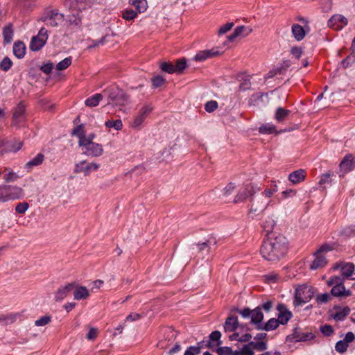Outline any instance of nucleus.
I'll list each match as a JSON object with an SVG mask.
<instances>
[{"mask_svg": "<svg viewBox=\"0 0 355 355\" xmlns=\"http://www.w3.org/2000/svg\"><path fill=\"white\" fill-rule=\"evenodd\" d=\"M287 251V241L283 235L270 234L264 239L260 249L263 259L269 261H277L282 258Z\"/></svg>", "mask_w": 355, "mask_h": 355, "instance_id": "obj_1", "label": "nucleus"}, {"mask_svg": "<svg viewBox=\"0 0 355 355\" xmlns=\"http://www.w3.org/2000/svg\"><path fill=\"white\" fill-rule=\"evenodd\" d=\"M103 94L107 98V105L123 107L130 103L129 96L118 87H109L105 89Z\"/></svg>", "mask_w": 355, "mask_h": 355, "instance_id": "obj_2", "label": "nucleus"}, {"mask_svg": "<svg viewBox=\"0 0 355 355\" xmlns=\"http://www.w3.org/2000/svg\"><path fill=\"white\" fill-rule=\"evenodd\" d=\"M270 204V200L263 199V195L252 198L248 205V216L252 219H258Z\"/></svg>", "mask_w": 355, "mask_h": 355, "instance_id": "obj_3", "label": "nucleus"}, {"mask_svg": "<svg viewBox=\"0 0 355 355\" xmlns=\"http://www.w3.org/2000/svg\"><path fill=\"white\" fill-rule=\"evenodd\" d=\"M314 293V288L311 286L307 284L297 286L295 291L294 305L300 306L309 302L313 297Z\"/></svg>", "mask_w": 355, "mask_h": 355, "instance_id": "obj_4", "label": "nucleus"}, {"mask_svg": "<svg viewBox=\"0 0 355 355\" xmlns=\"http://www.w3.org/2000/svg\"><path fill=\"white\" fill-rule=\"evenodd\" d=\"M260 188L253 184H248L241 187L237 194L235 196L233 202L234 203H241L247 200L248 198H253V195L259 191Z\"/></svg>", "mask_w": 355, "mask_h": 355, "instance_id": "obj_5", "label": "nucleus"}, {"mask_svg": "<svg viewBox=\"0 0 355 355\" xmlns=\"http://www.w3.org/2000/svg\"><path fill=\"white\" fill-rule=\"evenodd\" d=\"M41 21L53 27H57L64 21V15L57 10H50L45 16L41 18Z\"/></svg>", "mask_w": 355, "mask_h": 355, "instance_id": "obj_6", "label": "nucleus"}, {"mask_svg": "<svg viewBox=\"0 0 355 355\" xmlns=\"http://www.w3.org/2000/svg\"><path fill=\"white\" fill-rule=\"evenodd\" d=\"M83 148V153L91 157H99L103 153V148L101 144L88 141L79 146Z\"/></svg>", "mask_w": 355, "mask_h": 355, "instance_id": "obj_7", "label": "nucleus"}, {"mask_svg": "<svg viewBox=\"0 0 355 355\" xmlns=\"http://www.w3.org/2000/svg\"><path fill=\"white\" fill-rule=\"evenodd\" d=\"M100 165L96 162L88 163L86 161H81L76 163L74 166V173H83L85 176H88L92 172L96 171Z\"/></svg>", "mask_w": 355, "mask_h": 355, "instance_id": "obj_8", "label": "nucleus"}, {"mask_svg": "<svg viewBox=\"0 0 355 355\" xmlns=\"http://www.w3.org/2000/svg\"><path fill=\"white\" fill-rule=\"evenodd\" d=\"M48 39L47 30L42 28L38 34L34 36L31 42L30 48L32 51H38L42 49Z\"/></svg>", "mask_w": 355, "mask_h": 355, "instance_id": "obj_9", "label": "nucleus"}, {"mask_svg": "<svg viewBox=\"0 0 355 355\" xmlns=\"http://www.w3.org/2000/svg\"><path fill=\"white\" fill-rule=\"evenodd\" d=\"M152 110L153 107L149 105L143 106L132 122L131 127L134 129H140L142 123Z\"/></svg>", "mask_w": 355, "mask_h": 355, "instance_id": "obj_10", "label": "nucleus"}, {"mask_svg": "<svg viewBox=\"0 0 355 355\" xmlns=\"http://www.w3.org/2000/svg\"><path fill=\"white\" fill-rule=\"evenodd\" d=\"M22 142L17 140H1L0 141V153L3 155L8 152L15 153L20 150Z\"/></svg>", "mask_w": 355, "mask_h": 355, "instance_id": "obj_11", "label": "nucleus"}, {"mask_svg": "<svg viewBox=\"0 0 355 355\" xmlns=\"http://www.w3.org/2000/svg\"><path fill=\"white\" fill-rule=\"evenodd\" d=\"M334 270L340 269L341 271L342 276L345 279L352 278V276L354 273L355 266L351 262H340L335 264L333 268Z\"/></svg>", "mask_w": 355, "mask_h": 355, "instance_id": "obj_12", "label": "nucleus"}, {"mask_svg": "<svg viewBox=\"0 0 355 355\" xmlns=\"http://www.w3.org/2000/svg\"><path fill=\"white\" fill-rule=\"evenodd\" d=\"M348 23L347 19L342 15H333L327 22L328 26L336 31L342 30Z\"/></svg>", "mask_w": 355, "mask_h": 355, "instance_id": "obj_13", "label": "nucleus"}, {"mask_svg": "<svg viewBox=\"0 0 355 355\" xmlns=\"http://www.w3.org/2000/svg\"><path fill=\"white\" fill-rule=\"evenodd\" d=\"M355 340V336L354 333L349 331L345 334V338L343 340L338 341L335 345V349L340 354L345 353L349 347V344Z\"/></svg>", "mask_w": 355, "mask_h": 355, "instance_id": "obj_14", "label": "nucleus"}, {"mask_svg": "<svg viewBox=\"0 0 355 355\" xmlns=\"http://www.w3.org/2000/svg\"><path fill=\"white\" fill-rule=\"evenodd\" d=\"M76 286V283L72 282L60 287L55 293V300L57 302L63 300L72 291Z\"/></svg>", "mask_w": 355, "mask_h": 355, "instance_id": "obj_15", "label": "nucleus"}, {"mask_svg": "<svg viewBox=\"0 0 355 355\" xmlns=\"http://www.w3.org/2000/svg\"><path fill=\"white\" fill-rule=\"evenodd\" d=\"M277 309L279 311L277 318L278 322H279L281 324H286L292 317L291 312L289 311L286 306L283 304H278Z\"/></svg>", "mask_w": 355, "mask_h": 355, "instance_id": "obj_16", "label": "nucleus"}, {"mask_svg": "<svg viewBox=\"0 0 355 355\" xmlns=\"http://www.w3.org/2000/svg\"><path fill=\"white\" fill-rule=\"evenodd\" d=\"M220 55V52L217 49H211L209 50H203L199 51L193 58L196 61L202 62L207 59L216 57Z\"/></svg>", "mask_w": 355, "mask_h": 355, "instance_id": "obj_17", "label": "nucleus"}, {"mask_svg": "<svg viewBox=\"0 0 355 355\" xmlns=\"http://www.w3.org/2000/svg\"><path fill=\"white\" fill-rule=\"evenodd\" d=\"M25 119V107L23 104L19 103L14 110L12 116V124L18 125L24 121Z\"/></svg>", "mask_w": 355, "mask_h": 355, "instance_id": "obj_18", "label": "nucleus"}, {"mask_svg": "<svg viewBox=\"0 0 355 355\" xmlns=\"http://www.w3.org/2000/svg\"><path fill=\"white\" fill-rule=\"evenodd\" d=\"M252 28L250 26H240L234 29V33L228 36V40L233 42L238 37H246L250 34Z\"/></svg>", "mask_w": 355, "mask_h": 355, "instance_id": "obj_19", "label": "nucleus"}, {"mask_svg": "<svg viewBox=\"0 0 355 355\" xmlns=\"http://www.w3.org/2000/svg\"><path fill=\"white\" fill-rule=\"evenodd\" d=\"M239 327L244 328L243 325H239L238 319L235 316L228 317L224 324V330L225 332H232L236 330Z\"/></svg>", "mask_w": 355, "mask_h": 355, "instance_id": "obj_20", "label": "nucleus"}, {"mask_svg": "<svg viewBox=\"0 0 355 355\" xmlns=\"http://www.w3.org/2000/svg\"><path fill=\"white\" fill-rule=\"evenodd\" d=\"M9 200L21 199L24 196V191L22 188L15 185H8Z\"/></svg>", "mask_w": 355, "mask_h": 355, "instance_id": "obj_21", "label": "nucleus"}, {"mask_svg": "<svg viewBox=\"0 0 355 355\" xmlns=\"http://www.w3.org/2000/svg\"><path fill=\"white\" fill-rule=\"evenodd\" d=\"M216 244V241L215 238L212 236H209L203 242H200L196 245V250L198 252L205 251L206 254L209 253V250L211 246H214Z\"/></svg>", "mask_w": 355, "mask_h": 355, "instance_id": "obj_22", "label": "nucleus"}, {"mask_svg": "<svg viewBox=\"0 0 355 355\" xmlns=\"http://www.w3.org/2000/svg\"><path fill=\"white\" fill-rule=\"evenodd\" d=\"M73 289V298L76 300H85L89 296V291L85 286H79L76 283Z\"/></svg>", "mask_w": 355, "mask_h": 355, "instance_id": "obj_23", "label": "nucleus"}, {"mask_svg": "<svg viewBox=\"0 0 355 355\" xmlns=\"http://www.w3.org/2000/svg\"><path fill=\"white\" fill-rule=\"evenodd\" d=\"M315 259L310 265L311 270H317L325 266L327 263V260L323 254H320L315 252Z\"/></svg>", "mask_w": 355, "mask_h": 355, "instance_id": "obj_24", "label": "nucleus"}, {"mask_svg": "<svg viewBox=\"0 0 355 355\" xmlns=\"http://www.w3.org/2000/svg\"><path fill=\"white\" fill-rule=\"evenodd\" d=\"M355 167V163L352 155H346L340 164V168L343 173H347Z\"/></svg>", "mask_w": 355, "mask_h": 355, "instance_id": "obj_25", "label": "nucleus"}, {"mask_svg": "<svg viewBox=\"0 0 355 355\" xmlns=\"http://www.w3.org/2000/svg\"><path fill=\"white\" fill-rule=\"evenodd\" d=\"M331 295L335 297H348L352 295L349 290L345 288L344 284L340 286H334L331 290Z\"/></svg>", "mask_w": 355, "mask_h": 355, "instance_id": "obj_26", "label": "nucleus"}, {"mask_svg": "<svg viewBox=\"0 0 355 355\" xmlns=\"http://www.w3.org/2000/svg\"><path fill=\"white\" fill-rule=\"evenodd\" d=\"M250 317L251 322L256 324V327L259 324H262L261 322L263 319V314L261 311V308L260 306H258L254 310H252Z\"/></svg>", "mask_w": 355, "mask_h": 355, "instance_id": "obj_27", "label": "nucleus"}, {"mask_svg": "<svg viewBox=\"0 0 355 355\" xmlns=\"http://www.w3.org/2000/svg\"><path fill=\"white\" fill-rule=\"evenodd\" d=\"M20 317L17 313L0 314V323L7 325L13 323Z\"/></svg>", "mask_w": 355, "mask_h": 355, "instance_id": "obj_28", "label": "nucleus"}, {"mask_svg": "<svg viewBox=\"0 0 355 355\" xmlns=\"http://www.w3.org/2000/svg\"><path fill=\"white\" fill-rule=\"evenodd\" d=\"M128 3L135 8V11L138 12V14L144 12L148 8L146 0H129Z\"/></svg>", "mask_w": 355, "mask_h": 355, "instance_id": "obj_29", "label": "nucleus"}, {"mask_svg": "<svg viewBox=\"0 0 355 355\" xmlns=\"http://www.w3.org/2000/svg\"><path fill=\"white\" fill-rule=\"evenodd\" d=\"M277 319L271 318L266 324H259L257 327L258 330L271 331L278 327L279 324Z\"/></svg>", "mask_w": 355, "mask_h": 355, "instance_id": "obj_30", "label": "nucleus"}, {"mask_svg": "<svg viewBox=\"0 0 355 355\" xmlns=\"http://www.w3.org/2000/svg\"><path fill=\"white\" fill-rule=\"evenodd\" d=\"M221 333L219 331H214L209 335V340L208 341V347L220 346L222 344L220 340Z\"/></svg>", "mask_w": 355, "mask_h": 355, "instance_id": "obj_31", "label": "nucleus"}, {"mask_svg": "<svg viewBox=\"0 0 355 355\" xmlns=\"http://www.w3.org/2000/svg\"><path fill=\"white\" fill-rule=\"evenodd\" d=\"M292 33L293 37L297 41H301L302 40H303L306 35L304 28L297 24L293 25Z\"/></svg>", "mask_w": 355, "mask_h": 355, "instance_id": "obj_32", "label": "nucleus"}, {"mask_svg": "<svg viewBox=\"0 0 355 355\" xmlns=\"http://www.w3.org/2000/svg\"><path fill=\"white\" fill-rule=\"evenodd\" d=\"M13 53L18 58H22L26 53V46L22 42H17L13 45Z\"/></svg>", "mask_w": 355, "mask_h": 355, "instance_id": "obj_33", "label": "nucleus"}, {"mask_svg": "<svg viewBox=\"0 0 355 355\" xmlns=\"http://www.w3.org/2000/svg\"><path fill=\"white\" fill-rule=\"evenodd\" d=\"M305 178V171L304 170H297L289 175L288 180L294 184L303 181Z\"/></svg>", "mask_w": 355, "mask_h": 355, "instance_id": "obj_34", "label": "nucleus"}, {"mask_svg": "<svg viewBox=\"0 0 355 355\" xmlns=\"http://www.w3.org/2000/svg\"><path fill=\"white\" fill-rule=\"evenodd\" d=\"M290 112V110L279 107L275 111V119L277 122L282 123L286 120Z\"/></svg>", "mask_w": 355, "mask_h": 355, "instance_id": "obj_35", "label": "nucleus"}, {"mask_svg": "<svg viewBox=\"0 0 355 355\" xmlns=\"http://www.w3.org/2000/svg\"><path fill=\"white\" fill-rule=\"evenodd\" d=\"M350 309L348 306L338 308L334 314V318L336 320L342 321L349 314Z\"/></svg>", "mask_w": 355, "mask_h": 355, "instance_id": "obj_36", "label": "nucleus"}, {"mask_svg": "<svg viewBox=\"0 0 355 355\" xmlns=\"http://www.w3.org/2000/svg\"><path fill=\"white\" fill-rule=\"evenodd\" d=\"M103 94H96L88 98H87L85 101V103L88 107H96L99 104V102L103 99Z\"/></svg>", "mask_w": 355, "mask_h": 355, "instance_id": "obj_37", "label": "nucleus"}, {"mask_svg": "<svg viewBox=\"0 0 355 355\" xmlns=\"http://www.w3.org/2000/svg\"><path fill=\"white\" fill-rule=\"evenodd\" d=\"M44 156L42 153H38L34 158L31 159L26 164V168L28 170L34 166L40 165L44 161Z\"/></svg>", "mask_w": 355, "mask_h": 355, "instance_id": "obj_38", "label": "nucleus"}, {"mask_svg": "<svg viewBox=\"0 0 355 355\" xmlns=\"http://www.w3.org/2000/svg\"><path fill=\"white\" fill-rule=\"evenodd\" d=\"M72 135L76 136L78 138V146L83 144L85 141V132L83 130V125H79L76 126L73 130Z\"/></svg>", "mask_w": 355, "mask_h": 355, "instance_id": "obj_39", "label": "nucleus"}, {"mask_svg": "<svg viewBox=\"0 0 355 355\" xmlns=\"http://www.w3.org/2000/svg\"><path fill=\"white\" fill-rule=\"evenodd\" d=\"M13 35H14V33H13L12 24H10L3 28V36L4 42L6 44H9L12 42Z\"/></svg>", "mask_w": 355, "mask_h": 355, "instance_id": "obj_40", "label": "nucleus"}, {"mask_svg": "<svg viewBox=\"0 0 355 355\" xmlns=\"http://www.w3.org/2000/svg\"><path fill=\"white\" fill-rule=\"evenodd\" d=\"M275 225V220L270 218V217H268L263 223L262 224V227L264 230L265 232H267V236L268 235H270L272 234H271V232L273 230V227Z\"/></svg>", "mask_w": 355, "mask_h": 355, "instance_id": "obj_41", "label": "nucleus"}, {"mask_svg": "<svg viewBox=\"0 0 355 355\" xmlns=\"http://www.w3.org/2000/svg\"><path fill=\"white\" fill-rule=\"evenodd\" d=\"M138 15V12L132 9H125L122 11L121 17L126 21H131L135 19Z\"/></svg>", "mask_w": 355, "mask_h": 355, "instance_id": "obj_42", "label": "nucleus"}, {"mask_svg": "<svg viewBox=\"0 0 355 355\" xmlns=\"http://www.w3.org/2000/svg\"><path fill=\"white\" fill-rule=\"evenodd\" d=\"M67 23L70 26H74L76 27H80L81 24V18L79 16V14L77 15H70L67 17Z\"/></svg>", "mask_w": 355, "mask_h": 355, "instance_id": "obj_43", "label": "nucleus"}, {"mask_svg": "<svg viewBox=\"0 0 355 355\" xmlns=\"http://www.w3.org/2000/svg\"><path fill=\"white\" fill-rule=\"evenodd\" d=\"M259 132L262 134H272L276 132V128L272 123H266L261 125L259 128Z\"/></svg>", "mask_w": 355, "mask_h": 355, "instance_id": "obj_44", "label": "nucleus"}, {"mask_svg": "<svg viewBox=\"0 0 355 355\" xmlns=\"http://www.w3.org/2000/svg\"><path fill=\"white\" fill-rule=\"evenodd\" d=\"M4 171H8V173L3 176V180L6 182H11L16 181L19 176L16 173H14L11 169L6 167L3 168Z\"/></svg>", "mask_w": 355, "mask_h": 355, "instance_id": "obj_45", "label": "nucleus"}, {"mask_svg": "<svg viewBox=\"0 0 355 355\" xmlns=\"http://www.w3.org/2000/svg\"><path fill=\"white\" fill-rule=\"evenodd\" d=\"M344 279L343 277H340V276H333L331 277H330L329 279V280L327 282V284L329 286H331L332 287L334 286H340V285H343V282H344Z\"/></svg>", "mask_w": 355, "mask_h": 355, "instance_id": "obj_46", "label": "nucleus"}, {"mask_svg": "<svg viewBox=\"0 0 355 355\" xmlns=\"http://www.w3.org/2000/svg\"><path fill=\"white\" fill-rule=\"evenodd\" d=\"M72 59L71 57H68L59 62L56 65V69L58 71H62L68 68L71 64Z\"/></svg>", "mask_w": 355, "mask_h": 355, "instance_id": "obj_47", "label": "nucleus"}, {"mask_svg": "<svg viewBox=\"0 0 355 355\" xmlns=\"http://www.w3.org/2000/svg\"><path fill=\"white\" fill-rule=\"evenodd\" d=\"M331 299V295L328 293L318 294L315 296V301L318 304H326Z\"/></svg>", "mask_w": 355, "mask_h": 355, "instance_id": "obj_48", "label": "nucleus"}, {"mask_svg": "<svg viewBox=\"0 0 355 355\" xmlns=\"http://www.w3.org/2000/svg\"><path fill=\"white\" fill-rule=\"evenodd\" d=\"M105 125L108 128H113L116 130H120L123 128V123L121 120L120 119H117L115 121H107Z\"/></svg>", "mask_w": 355, "mask_h": 355, "instance_id": "obj_49", "label": "nucleus"}, {"mask_svg": "<svg viewBox=\"0 0 355 355\" xmlns=\"http://www.w3.org/2000/svg\"><path fill=\"white\" fill-rule=\"evenodd\" d=\"M8 196V185H0V202H5L9 201Z\"/></svg>", "mask_w": 355, "mask_h": 355, "instance_id": "obj_50", "label": "nucleus"}, {"mask_svg": "<svg viewBox=\"0 0 355 355\" xmlns=\"http://www.w3.org/2000/svg\"><path fill=\"white\" fill-rule=\"evenodd\" d=\"M335 248L336 245L334 243H324L322 245L316 252L322 254V253L332 251Z\"/></svg>", "mask_w": 355, "mask_h": 355, "instance_id": "obj_51", "label": "nucleus"}, {"mask_svg": "<svg viewBox=\"0 0 355 355\" xmlns=\"http://www.w3.org/2000/svg\"><path fill=\"white\" fill-rule=\"evenodd\" d=\"M250 345H251L252 349H257L258 351H264L267 349V344L266 342L261 341V342H250Z\"/></svg>", "mask_w": 355, "mask_h": 355, "instance_id": "obj_52", "label": "nucleus"}, {"mask_svg": "<svg viewBox=\"0 0 355 355\" xmlns=\"http://www.w3.org/2000/svg\"><path fill=\"white\" fill-rule=\"evenodd\" d=\"M160 68L162 71L168 73H173L175 72V67L171 63L166 62H162L160 63Z\"/></svg>", "mask_w": 355, "mask_h": 355, "instance_id": "obj_53", "label": "nucleus"}, {"mask_svg": "<svg viewBox=\"0 0 355 355\" xmlns=\"http://www.w3.org/2000/svg\"><path fill=\"white\" fill-rule=\"evenodd\" d=\"M12 64V62L11 60L9 58L6 57L0 62V68L4 71H7L10 69Z\"/></svg>", "mask_w": 355, "mask_h": 355, "instance_id": "obj_54", "label": "nucleus"}, {"mask_svg": "<svg viewBox=\"0 0 355 355\" xmlns=\"http://www.w3.org/2000/svg\"><path fill=\"white\" fill-rule=\"evenodd\" d=\"M51 322V317L49 315H45L41 317L38 320L35 321V325L37 327L45 326Z\"/></svg>", "mask_w": 355, "mask_h": 355, "instance_id": "obj_55", "label": "nucleus"}, {"mask_svg": "<svg viewBox=\"0 0 355 355\" xmlns=\"http://www.w3.org/2000/svg\"><path fill=\"white\" fill-rule=\"evenodd\" d=\"M355 62V55L350 54L345 59L342 61L343 67L347 68Z\"/></svg>", "mask_w": 355, "mask_h": 355, "instance_id": "obj_56", "label": "nucleus"}, {"mask_svg": "<svg viewBox=\"0 0 355 355\" xmlns=\"http://www.w3.org/2000/svg\"><path fill=\"white\" fill-rule=\"evenodd\" d=\"M28 207L29 205L27 202H20L16 205L15 211L18 214H24Z\"/></svg>", "mask_w": 355, "mask_h": 355, "instance_id": "obj_57", "label": "nucleus"}, {"mask_svg": "<svg viewBox=\"0 0 355 355\" xmlns=\"http://www.w3.org/2000/svg\"><path fill=\"white\" fill-rule=\"evenodd\" d=\"M218 107V103L216 101H208L205 105V109L208 112H212Z\"/></svg>", "mask_w": 355, "mask_h": 355, "instance_id": "obj_58", "label": "nucleus"}, {"mask_svg": "<svg viewBox=\"0 0 355 355\" xmlns=\"http://www.w3.org/2000/svg\"><path fill=\"white\" fill-rule=\"evenodd\" d=\"M216 352L218 355H232L233 351L230 347H220L217 349Z\"/></svg>", "mask_w": 355, "mask_h": 355, "instance_id": "obj_59", "label": "nucleus"}, {"mask_svg": "<svg viewBox=\"0 0 355 355\" xmlns=\"http://www.w3.org/2000/svg\"><path fill=\"white\" fill-rule=\"evenodd\" d=\"M174 67L175 72L181 73L186 67V60L184 58L178 60Z\"/></svg>", "mask_w": 355, "mask_h": 355, "instance_id": "obj_60", "label": "nucleus"}, {"mask_svg": "<svg viewBox=\"0 0 355 355\" xmlns=\"http://www.w3.org/2000/svg\"><path fill=\"white\" fill-rule=\"evenodd\" d=\"M233 26H234L233 22H228V23L225 24V25H223L218 29V35H220L225 34V33H227V31L231 30Z\"/></svg>", "mask_w": 355, "mask_h": 355, "instance_id": "obj_61", "label": "nucleus"}, {"mask_svg": "<svg viewBox=\"0 0 355 355\" xmlns=\"http://www.w3.org/2000/svg\"><path fill=\"white\" fill-rule=\"evenodd\" d=\"M165 80L161 76H156L152 79L153 86L155 88L160 87L164 83Z\"/></svg>", "mask_w": 355, "mask_h": 355, "instance_id": "obj_62", "label": "nucleus"}, {"mask_svg": "<svg viewBox=\"0 0 355 355\" xmlns=\"http://www.w3.org/2000/svg\"><path fill=\"white\" fill-rule=\"evenodd\" d=\"M200 352V347L191 346L186 350L184 355H196L198 354Z\"/></svg>", "mask_w": 355, "mask_h": 355, "instance_id": "obj_63", "label": "nucleus"}, {"mask_svg": "<svg viewBox=\"0 0 355 355\" xmlns=\"http://www.w3.org/2000/svg\"><path fill=\"white\" fill-rule=\"evenodd\" d=\"M243 355H253L254 351L250 345V342L245 345L241 349H240Z\"/></svg>", "mask_w": 355, "mask_h": 355, "instance_id": "obj_64", "label": "nucleus"}]
</instances>
